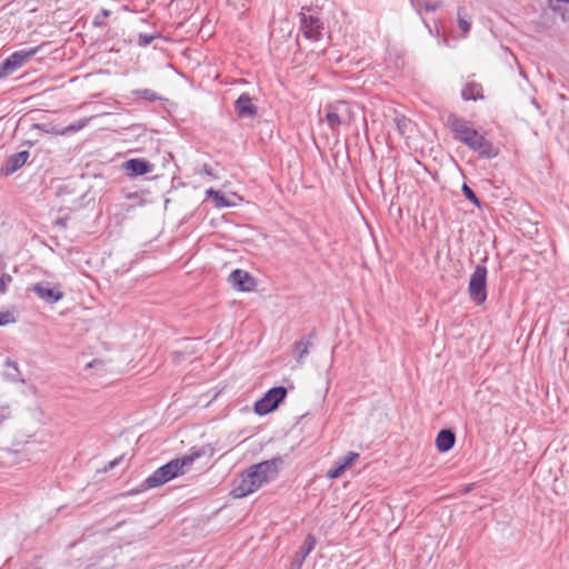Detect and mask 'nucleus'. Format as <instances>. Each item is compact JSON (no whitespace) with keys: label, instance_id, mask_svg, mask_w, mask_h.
Listing matches in <instances>:
<instances>
[{"label":"nucleus","instance_id":"39448f33","mask_svg":"<svg viewBox=\"0 0 569 569\" xmlns=\"http://www.w3.org/2000/svg\"><path fill=\"white\" fill-rule=\"evenodd\" d=\"M487 268L478 264L470 276L468 292L470 300L477 306L485 303L487 299Z\"/></svg>","mask_w":569,"mask_h":569},{"label":"nucleus","instance_id":"cd10ccee","mask_svg":"<svg viewBox=\"0 0 569 569\" xmlns=\"http://www.w3.org/2000/svg\"><path fill=\"white\" fill-rule=\"evenodd\" d=\"M345 471L346 469L340 463L337 462L336 466L327 472V477L329 479H337L341 477Z\"/></svg>","mask_w":569,"mask_h":569},{"label":"nucleus","instance_id":"5701e85b","mask_svg":"<svg viewBox=\"0 0 569 569\" xmlns=\"http://www.w3.org/2000/svg\"><path fill=\"white\" fill-rule=\"evenodd\" d=\"M552 11L559 12L563 20L569 18V12L562 9L563 4H568L569 0H548Z\"/></svg>","mask_w":569,"mask_h":569},{"label":"nucleus","instance_id":"e433bc0d","mask_svg":"<svg viewBox=\"0 0 569 569\" xmlns=\"http://www.w3.org/2000/svg\"><path fill=\"white\" fill-rule=\"evenodd\" d=\"M68 221H69V217L66 216V217H60L58 218L56 221H54V224L60 227V228H63L66 229L67 226H68Z\"/></svg>","mask_w":569,"mask_h":569},{"label":"nucleus","instance_id":"9b49d317","mask_svg":"<svg viewBox=\"0 0 569 569\" xmlns=\"http://www.w3.org/2000/svg\"><path fill=\"white\" fill-rule=\"evenodd\" d=\"M122 169L130 178H136L151 173L154 164L144 158H131L122 163Z\"/></svg>","mask_w":569,"mask_h":569},{"label":"nucleus","instance_id":"4468645a","mask_svg":"<svg viewBox=\"0 0 569 569\" xmlns=\"http://www.w3.org/2000/svg\"><path fill=\"white\" fill-rule=\"evenodd\" d=\"M30 153L28 150H23L9 156L0 168V173L4 177L11 176L17 170L23 167L27 162Z\"/></svg>","mask_w":569,"mask_h":569},{"label":"nucleus","instance_id":"ddd939ff","mask_svg":"<svg viewBox=\"0 0 569 569\" xmlns=\"http://www.w3.org/2000/svg\"><path fill=\"white\" fill-rule=\"evenodd\" d=\"M234 111L239 118L253 119L258 114V107L252 102L249 93H241L234 101Z\"/></svg>","mask_w":569,"mask_h":569},{"label":"nucleus","instance_id":"c85d7f7f","mask_svg":"<svg viewBox=\"0 0 569 569\" xmlns=\"http://www.w3.org/2000/svg\"><path fill=\"white\" fill-rule=\"evenodd\" d=\"M16 321L14 316L10 311H0V326H7Z\"/></svg>","mask_w":569,"mask_h":569},{"label":"nucleus","instance_id":"f257e3e1","mask_svg":"<svg viewBox=\"0 0 569 569\" xmlns=\"http://www.w3.org/2000/svg\"><path fill=\"white\" fill-rule=\"evenodd\" d=\"M214 448L211 445H204L201 447H192L189 453L182 458L173 459L166 465L159 467L149 477H147L138 488L131 489L128 495H137L147 489L160 487L168 481L182 475L186 466L192 465L197 459L201 457L212 458Z\"/></svg>","mask_w":569,"mask_h":569},{"label":"nucleus","instance_id":"c756f323","mask_svg":"<svg viewBox=\"0 0 569 569\" xmlns=\"http://www.w3.org/2000/svg\"><path fill=\"white\" fill-rule=\"evenodd\" d=\"M88 120H80L77 123H72L69 127H67L64 130H62L60 133L64 134L67 132H76L80 129H82L87 124Z\"/></svg>","mask_w":569,"mask_h":569},{"label":"nucleus","instance_id":"423d86ee","mask_svg":"<svg viewBox=\"0 0 569 569\" xmlns=\"http://www.w3.org/2000/svg\"><path fill=\"white\" fill-rule=\"evenodd\" d=\"M287 388L283 386L270 388L253 406V410L259 416L268 415L274 411L287 397Z\"/></svg>","mask_w":569,"mask_h":569},{"label":"nucleus","instance_id":"1a4fd4ad","mask_svg":"<svg viewBox=\"0 0 569 569\" xmlns=\"http://www.w3.org/2000/svg\"><path fill=\"white\" fill-rule=\"evenodd\" d=\"M228 282L238 291H252L257 284L256 279L246 270L234 269L228 277Z\"/></svg>","mask_w":569,"mask_h":569},{"label":"nucleus","instance_id":"412c9836","mask_svg":"<svg viewBox=\"0 0 569 569\" xmlns=\"http://www.w3.org/2000/svg\"><path fill=\"white\" fill-rule=\"evenodd\" d=\"M132 93L138 97V98H141L146 101H149V102H153V101H157V100H160L161 98L157 94V92H154L153 90L151 89H138V90H133Z\"/></svg>","mask_w":569,"mask_h":569},{"label":"nucleus","instance_id":"4c0bfd02","mask_svg":"<svg viewBox=\"0 0 569 569\" xmlns=\"http://www.w3.org/2000/svg\"><path fill=\"white\" fill-rule=\"evenodd\" d=\"M7 262L4 259L0 256V274H9L7 271Z\"/></svg>","mask_w":569,"mask_h":569},{"label":"nucleus","instance_id":"7ed1b4c3","mask_svg":"<svg viewBox=\"0 0 569 569\" xmlns=\"http://www.w3.org/2000/svg\"><path fill=\"white\" fill-rule=\"evenodd\" d=\"M445 126L449 129L456 141L467 147H469L476 138H479L480 132L472 127L471 122L453 112L447 116Z\"/></svg>","mask_w":569,"mask_h":569},{"label":"nucleus","instance_id":"9d476101","mask_svg":"<svg viewBox=\"0 0 569 569\" xmlns=\"http://www.w3.org/2000/svg\"><path fill=\"white\" fill-rule=\"evenodd\" d=\"M482 159H493L499 156L500 149L488 140L482 133L476 138L468 147Z\"/></svg>","mask_w":569,"mask_h":569},{"label":"nucleus","instance_id":"f3484780","mask_svg":"<svg viewBox=\"0 0 569 569\" xmlns=\"http://www.w3.org/2000/svg\"><path fill=\"white\" fill-rule=\"evenodd\" d=\"M456 443V435L451 429H441L436 438V447L439 452H448Z\"/></svg>","mask_w":569,"mask_h":569},{"label":"nucleus","instance_id":"2f4dec72","mask_svg":"<svg viewBox=\"0 0 569 569\" xmlns=\"http://www.w3.org/2000/svg\"><path fill=\"white\" fill-rule=\"evenodd\" d=\"M191 355V352L189 351H181V350H173L171 352V356H172V359L174 362H180L181 360H183L186 358V356H189Z\"/></svg>","mask_w":569,"mask_h":569},{"label":"nucleus","instance_id":"58836bf2","mask_svg":"<svg viewBox=\"0 0 569 569\" xmlns=\"http://www.w3.org/2000/svg\"><path fill=\"white\" fill-rule=\"evenodd\" d=\"M206 194H207L208 198H213L214 196H218V191L212 189V188H210V189H208L206 191Z\"/></svg>","mask_w":569,"mask_h":569},{"label":"nucleus","instance_id":"6ab92c4d","mask_svg":"<svg viewBox=\"0 0 569 569\" xmlns=\"http://www.w3.org/2000/svg\"><path fill=\"white\" fill-rule=\"evenodd\" d=\"M410 2L419 13L422 11L433 12L439 8V4L432 0H410Z\"/></svg>","mask_w":569,"mask_h":569},{"label":"nucleus","instance_id":"f704fd0d","mask_svg":"<svg viewBox=\"0 0 569 569\" xmlns=\"http://www.w3.org/2000/svg\"><path fill=\"white\" fill-rule=\"evenodd\" d=\"M10 417V407L1 406L0 407V425Z\"/></svg>","mask_w":569,"mask_h":569},{"label":"nucleus","instance_id":"a211bd4d","mask_svg":"<svg viewBox=\"0 0 569 569\" xmlns=\"http://www.w3.org/2000/svg\"><path fill=\"white\" fill-rule=\"evenodd\" d=\"M461 98L465 101L483 100L485 94L482 84L476 81H468L461 90Z\"/></svg>","mask_w":569,"mask_h":569},{"label":"nucleus","instance_id":"bb28decb","mask_svg":"<svg viewBox=\"0 0 569 569\" xmlns=\"http://www.w3.org/2000/svg\"><path fill=\"white\" fill-rule=\"evenodd\" d=\"M13 281L11 274H0V295H4L8 291V287Z\"/></svg>","mask_w":569,"mask_h":569},{"label":"nucleus","instance_id":"20e7f679","mask_svg":"<svg viewBox=\"0 0 569 569\" xmlns=\"http://www.w3.org/2000/svg\"><path fill=\"white\" fill-rule=\"evenodd\" d=\"M325 110L326 121L332 131L337 130L340 126H348L353 118L351 107L347 101L339 100L329 103Z\"/></svg>","mask_w":569,"mask_h":569},{"label":"nucleus","instance_id":"393cba45","mask_svg":"<svg viewBox=\"0 0 569 569\" xmlns=\"http://www.w3.org/2000/svg\"><path fill=\"white\" fill-rule=\"evenodd\" d=\"M111 11L108 9H101V11L93 18L92 24L94 27H106V19L110 16Z\"/></svg>","mask_w":569,"mask_h":569},{"label":"nucleus","instance_id":"473e14b6","mask_svg":"<svg viewBox=\"0 0 569 569\" xmlns=\"http://www.w3.org/2000/svg\"><path fill=\"white\" fill-rule=\"evenodd\" d=\"M213 199L217 207L222 208L230 206V203L226 200L224 196L220 191H218V196H214Z\"/></svg>","mask_w":569,"mask_h":569},{"label":"nucleus","instance_id":"6e6552de","mask_svg":"<svg viewBox=\"0 0 569 569\" xmlns=\"http://www.w3.org/2000/svg\"><path fill=\"white\" fill-rule=\"evenodd\" d=\"M28 290L33 292L39 299L49 305H53L64 297L61 284L51 283L49 281H40L33 283L28 288Z\"/></svg>","mask_w":569,"mask_h":569},{"label":"nucleus","instance_id":"a19ab883","mask_svg":"<svg viewBox=\"0 0 569 569\" xmlns=\"http://www.w3.org/2000/svg\"><path fill=\"white\" fill-rule=\"evenodd\" d=\"M6 365H7L8 367H13L14 369H17V363H16V362H13V361H11V360H9V359L6 361Z\"/></svg>","mask_w":569,"mask_h":569},{"label":"nucleus","instance_id":"b1692460","mask_svg":"<svg viewBox=\"0 0 569 569\" xmlns=\"http://www.w3.org/2000/svg\"><path fill=\"white\" fill-rule=\"evenodd\" d=\"M359 458V453L355 451H349L346 456L340 458L337 462L340 463L346 470L353 465V462Z\"/></svg>","mask_w":569,"mask_h":569},{"label":"nucleus","instance_id":"72a5a7b5","mask_svg":"<svg viewBox=\"0 0 569 569\" xmlns=\"http://www.w3.org/2000/svg\"><path fill=\"white\" fill-rule=\"evenodd\" d=\"M123 458H124V455H122V456H119V457L114 458L113 460H111V461L108 463V466H106V467L103 468V470H104V471H108V470H111V469H113L114 467L119 466V465L121 463V461L123 460Z\"/></svg>","mask_w":569,"mask_h":569},{"label":"nucleus","instance_id":"c9c22d12","mask_svg":"<svg viewBox=\"0 0 569 569\" xmlns=\"http://www.w3.org/2000/svg\"><path fill=\"white\" fill-rule=\"evenodd\" d=\"M458 26L463 32H468L470 30L471 23L467 21L466 19L459 17L458 19Z\"/></svg>","mask_w":569,"mask_h":569},{"label":"nucleus","instance_id":"ea45409f","mask_svg":"<svg viewBox=\"0 0 569 569\" xmlns=\"http://www.w3.org/2000/svg\"><path fill=\"white\" fill-rule=\"evenodd\" d=\"M203 172L207 174H211L212 168L209 164L203 166Z\"/></svg>","mask_w":569,"mask_h":569},{"label":"nucleus","instance_id":"2eb2a0df","mask_svg":"<svg viewBox=\"0 0 569 569\" xmlns=\"http://www.w3.org/2000/svg\"><path fill=\"white\" fill-rule=\"evenodd\" d=\"M316 336L317 329L312 328L308 336L295 342L293 355L297 362H301L303 358L308 356L309 349L312 347Z\"/></svg>","mask_w":569,"mask_h":569},{"label":"nucleus","instance_id":"f8f14e48","mask_svg":"<svg viewBox=\"0 0 569 569\" xmlns=\"http://www.w3.org/2000/svg\"><path fill=\"white\" fill-rule=\"evenodd\" d=\"M316 543V537L312 533H308L303 543L299 547V550L290 561L288 569H301L306 558L315 549Z\"/></svg>","mask_w":569,"mask_h":569},{"label":"nucleus","instance_id":"0eeeda50","mask_svg":"<svg viewBox=\"0 0 569 569\" xmlns=\"http://www.w3.org/2000/svg\"><path fill=\"white\" fill-rule=\"evenodd\" d=\"M307 11H311L310 7H302L299 12L300 30L303 36L313 42L321 40L325 24L319 17L308 14Z\"/></svg>","mask_w":569,"mask_h":569},{"label":"nucleus","instance_id":"7c9ffc66","mask_svg":"<svg viewBox=\"0 0 569 569\" xmlns=\"http://www.w3.org/2000/svg\"><path fill=\"white\" fill-rule=\"evenodd\" d=\"M395 122L399 133L403 136L406 133V128L408 126V119H406L405 117L396 118Z\"/></svg>","mask_w":569,"mask_h":569},{"label":"nucleus","instance_id":"aec40b11","mask_svg":"<svg viewBox=\"0 0 569 569\" xmlns=\"http://www.w3.org/2000/svg\"><path fill=\"white\" fill-rule=\"evenodd\" d=\"M161 38V33L156 31L153 33H143L139 32L137 38V44L139 47H147L149 46L154 39Z\"/></svg>","mask_w":569,"mask_h":569},{"label":"nucleus","instance_id":"a878e982","mask_svg":"<svg viewBox=\"0 0 569 569\" xmlns=\"http://www.w3.org/2000/svg\"><path fill=\"white\" fill-rule=\"evenodd\" d=\"M13 71H16L11 64V62L9 61L8 58H6L1 63H0V79L11 74Z\"/></svg>","mask_w":569,"mask_h":569},{"label":"nucleus","instance_id":"4be33fe9","mask_svg":"<svg viewBox=\"0 0 569 569\" xmlns=\"http://www.w3.org/2000/svg\"><path fill=\"white\" fill-rule=\"evenodd\" d=\"M462 194L468 199L472 204L477 208H481L482 203L480 199L477 197L476 192L467 184L463 183L461 187Z\"/></svg>","mask_w":569,"mask_h":569},{"label":"nucleus","instance_id":"f03ea898","mask_svg":"<svg viewBox=\"0 0 569 569\" xmlns=\"http://www.w3.org/2000/svg\"><path fill=\"white\" fill-rule=\"evenodd\" d=\"M282 462L281 457H274L249 467L240 475L239 479L233 481L231 489L232 497L238 499L244 498L257 491L269 480L277 477Z\"/></svg>","mask_w":569,"mask_h":569},{"label":"nucleus","instance_id":"dca6fc26","mask_svg":"<svg viewBox=\"0 0 569 569\" xmlns=\"http://www.w3.org/2000/svg\"><path fill=\"white\" fill-rule=\"evenodd\" d=\"M43 46H46V42L41 43L38 47L22 49L12 52L8 57V59L11 62L13 69L17 70L18 68H20L24 62H27L30 58L37 54Z\"/></svg>","mask_w":569,"mask_h":569}]
</instances>
